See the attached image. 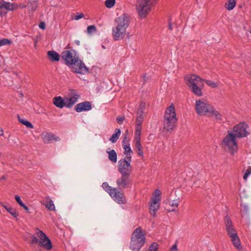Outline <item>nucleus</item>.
I'll return each instance as SVG.
<instances>
[{"label": "nucleus", "instance_id": "1", "mask_svg": "<svg viewBox=\"0 0 251 251\" xmlns=\"http://www.w3.org/2000/svg\"><path fill=\"white\" fill-rule=\"evenodd\" d=\"M146 241V232L141 227L135 229L131 235L130 248L133 251H139Z\"/></svg>", "mask_w": 251, "mask_h": 251}, {"label": "nucleus", "instance_id": "2", "mask_svg": "<svg viewBox=\"0 0 251 251\" xmlns=\"http://www.w3.org/2000/svg\"><path fill=\"white\" fill-rule=\"evenodd\" d=\"M185 79L193 93L198 96H202V92L201 87L204 86L202 82L203 79L195 75L186 76Z\"/></svg>", "mask_w": 251, "mask_h": 251}, {"label": "nucleus", "instance_id": "3", "mask_svg": "<svg viewBox=\"0 0 251 251\" xmlns=\"http://www.w3.org/2000/svg\"><path fill=\"white\" fill-rule=\"evenodd\" d=\"M177 120L175 107L173 104H171L165 111L164 128L168 131H172L176 126Z\"/></svg>", "mask_w": 251, "mask_h": 251}, {"label": "nucleus", "instance_id": "4", "mask_svg": "<svg viewBox=\"0 0 251 251\" xmlns=\"http://www.w3.org/2000/svg\"><path fill=\"white\" fill-rule=\"evenodd\" d=\"M153 2H150L146 0H138L136 8L139 16L141 18H145L151 9V5Z\"/></svg>", "mask_w": 251, "mask_h": 251}, {"label": "nucleus", "instance_id": "5", "mask_svg": "<svg viewBox=\"0 0 251 251\" xmlns=\"http://www.w3.org/2000/svg\"><path fill=\"white\" fill-rule=\"evenodd\" d=\"M227 132L228 134L223 140V143L228 147L230 153L233 155L238 150V145L236 141V137L229 130H228Z\"/></svg>", "mask_w": 251, "mask_h": 251}, {"label": "nucleus", "instance_id": "6", "mask_svg": "<svg viewBox=\"0 0 251 251\" xmlns=\"http://www.w3.org/2000/svg\"><path fill=\"white\" fill-rule=\"evenodd\" d=\"M37 230L38 231L35 233V234L39 238L38 245L48 250H50L52 247L50 240L42 231L38 228H37Z\"/></svg>", "mask_w": 251, "mask_h": 251}, {"label": "nucleus", "instance_id": "7", "mask_svg": "<svg viewBox=\"0 0 251 251\" xmlns=\"http://www.w3.org/2000/svg\"><path fill=\"white\" fill-rule=\"evenodd\" d=\"M61 58L67 65H72L77 63L78 57L75 54V51L73 50H64L61 54Z\"/></svg>", "mask_w": 251, "mask_h": 251}, {"label": "nucleus", "instance_id": "8", "mask_svg": "<svg viewBox=\"0 0 251 251\" xmlns=\"http://www.w3.org/2000/svg\"><path fill=\"white\" fill-rule=\"evenodd\" d=\"M195 107L197 113L202 115L209 112L212 110V106L207 102L198 100L196 101Z\"/></svg>", "mask_w": 251, "mask_h": 251}, {"label": "nucleus", "instance_id": "9", "mask_svg": "<svg viewBox=\"0 0 251 251\" xmlns=\"http://www.w3.org/2000/svg\"><path fill=\"white\" fill-rule=\"evenodd\" d=\"M131 156H126L125 158L120 160L118 162V171L121 174H130L129 167H130Z\"/></svg>", "mask_w": 251, "mask_h": 251}, {"label": "nucleus", "instance_id": "10", "mask_svg": "<svg viewBox=\"0 0 251 251\" xmlns=\"http://www.w3.org/2000/svg\"><path fill=\"white\" fill-rule=\"evenodd\" d=\"M248 127V125L245 123H240L234 126L233 128V131L234 132V134L236 137L238 138L246 137L249 134L247 130Z\"/></svg>", "mask_w": 251, "mask_h": 251}, {"label": "nucleus", "instance_id": "11", "mask_svg": "<svg viewBox=\"0 0 251 251\" xmlns=\"http://www.w3.org/2000/svg\"><path fill=\"white\" fill-rule=\"evenodd\" d=\"M114 22L116 24V25L126 30L130 23L129 15L127 13H124L120 17L116 18Z\"/></svg>", "mask_w": 251, "mask_h": 251}, {"label": "nucleus", "instance_id": "12", "mask_svg": "<svg viewBox=\"0 0 251 251\" xmlns=\"http://www.w3.org/2000/svg\"><path fill=\"white\" fill-rule=\"evenodd\" d=\"M80 96L75 90H70L68 93V97L65 98L66 101V107L71 108L77 101Z\"/></svg>", "mask_w": 251, "mask_h": 251}, {"label": "nucleus", "instance_id": "13", "mask_svg": "<svg viewBox=\"0 0 251 251\" xmlns=\"http://www.w3.org/2000/svg\"><path fill=\"white\" fill-rule=\"evenodd\" d=\"M77 63H75V64L72 65V69L73 72L75 73L84 74L87 73L89 71V69L85 65L82 61L77 59Z\"/></svg>", "mask_w": 251, "mask_h": 251}, {"label": "nucleus", "instance_id": "14", "mask_svg": "<svg viewBox=\"0 0 251 251\" xmlns=\"http://www.w3.org/2000/svg\"><path fill=\"white\" fill-rule=\"evenodd\" d=\"M126 34V29L116 25L112 28V37L114 40L118 41L123 39Z\"/></svg>", "mask_w": 251, "mask_h": 251}, {"label": "nucleus", "instance_id": "15", "mask_svg": "<svg viewBox=\"0 0 251 251\" xmlns=\"http://www.w3.org/2000/svg\"><path fill=\"white\" fill-rule=\"evenodd\" d=\"M130 174H121V177L117 180V184L119 189H125L128 187L130 184Z\"/></svg>", "mask_w": 251, "mask_h": 251}, {"label": "nucleus", "instance_id": "16", "mask_svg": "<svg viewBox=\"0 0 251 251\" xmlns=\"http://www.w3.org/2000/svg\"><path fill=\"white\" fill-rule=\"evenodd\" d=\"M91 109V103L88 101L79 103L75 106V110L77 112H81L83 111H89Z\"/></svg>", "mask_w": 251, "mask_h": 251}, {"label": "nucleus", "instance_id": "17", "mask_svg": "<svg viewBox=\"0 0 251 251\" xmlns=\"http://www.w3.org/2000/svg\"><path fill=\"white\" fill-rule=\"evenodd\" d=\"M112 194L110 196L118 203L123 204L126 202V199L123 193L115 190Z\"/></svg>", "mask_w": 251, "mask_h": 251}, {"label": "nucleus", "instance_id": "18", "mask_svg": "<svg viewBox=\"0 0 251 251\" xmlns=\"http://www.w3.org/2000/svg\"><path fill=\"white\" fill-rule=\"evenodd\" d=\"M53 103L56 107L60 108H62L64 106L66 107L65 98L63 99L60 96L55 97L53 99Z\"/></svg>", "mask_w": 251, "mask_h": 251}, {"label": "nucleus", "instance_id": "19", "mask_svg": "<svg viewBox=\"0 0 251 251\" xmlns=\"http://www.w3.org/2000/svg\"><path fill=\"white\" fill-rule=\"evenodd\" d=\"M48 57L49 60L52 62L58 61L60 60L61 55H60L56 51L50 50L47 52Z\"/></svg>", "mask_w": 251, "mask_h": 251}, {"label": "nucleus", "instance_id": "20", "mask_svg": "<svg viewBox=\"0 0 251 251\" xmlns=\"http://www.w3.org/2000/svg\"><path fill=\"white\" fill-rule=\"evenodd\" d=\"M229 237L231 238V241L234 246L239 250V251H241L243 248L241 246L240 239L237 233L229 236Z\"/></svg>", "mask_w": 251, "mask_h": 251}, {"label": "nucleus", "instance_id": "21", "mask_svg": "<svg viewBox=\"0 0 251 251\" xmlns=\"http://www.w3.org/2000/svg\"><path fill=\"white\" fill-rule=\"evenodd\" d=\"M42 204L50 210L54 211L55 209L53 201L49 197L45 198V199L43 201Z\"/></svg>", "mask_w": 251, "mask_h": 251}, {"label": "nucleus", "instance_id": "22", "mask_svg": "<svg viewBox=\"0 0 251 251\" xmlns=\"http://www.w3.org/2000/svg\"><path fill=\"white\" fill-rule=\"evenodd\" d=\"M44 142L45 143H49L52 140L55 141H59L60 138L59 137H56L54 134L50 133H47L43 137Z\"/></svg>", "mask_w": 251, "mask_h": 251}, {"label": "nucleus", "instance_id": "23", "mask_svg": "<svg viewBox=\"0 0 251 251\" xmlns=\"http://www.w3.org/2000/svg\"><path fill=\"white\" fill-rule=\"evenodd\" d=\"M9 2H6L3 0H0V9H5L8 10H13L14 5Z\"/></svg>", "mask_w": 251, "mask_h": 251}, {"label": "nucleus", "instance_id": "24", "mask_svg": "<svg viewBox=\"0 0 251 251\" xmlns=\"http://www.w3.org/2000/svg\"><path fill=\"white\" fill-rule=\"evenodd\" d=\"M109 149L106 150V153L108 154V159L112 162L116 163L117 161V155L114 150L109 151Z\"/></svg>", "mask_w": 251, "mask_h": 251}, {"label": "nucleus", "instance_id": "25", "mask_svg": "<svg viewBox=\"0 0 251 251\" xmlns=\"http://www.w3.org/2000/svg\"><path fill=\"white\" fill-rule=\"evenodd\" d=\"M38 5L37 0L29 1L27 3V7L29 10L35 11Z\"/></svg>", "mask_w": 251, "mask_h": 251}, {"label": "nucleus", "instance_id": "26", "mask_svg": "<svg viewBox=\"0 0 251 251\" xmlns=\"http://www.w3.org/2000/svg\"><path fill=\"white\" fill-rule=\"evenodd\" d=\"M121 134V129L120 128H116L115 133L113 134L109 139V141L112 143H115L118 139Z\"/></svg>", "mask_w": 251, "mask_h": 251}, {"label": "nucleus", "instance_id": "27", "mask_svg": "<svg viewBox=\"0 0 251 251\" xmlns=\"http://www.w3.org/2000/svg\"><path fill=\"white\" fill-rule=\"evenodd\" d=\"M102 186L103 189L105 190L106 192L108 193L110 196L112 195L115 190H116V188H112L108 185L107 182H103L102 184Z\"/></svg>", "mask_w": 251, "mask_h": 251}, {"label": "nucleus", "instance_id": "28", "mask_svg": "<svg viewBox=\"0 0 251 251\" xmlns=\"http://www.w3.org/2000/svg\"><path fill=\"white\" fill-rule=\"evenodd\" d=\"M159 207V205L157 203H153L152 202L151 203L150 209V213L151 215L154 216L156 214V212L158 210Z\"/></svg>", "mask_w": 251, "mask_h": 251}, {"label": "nucleus", "instance_id": "29", "mask_svg": "<svg viewBox=\"0 0 251 251\" xmlns=\"http://www.w3.org/2000/svg\"><path fill=\"white\" fill-rule=\"evenodd\" d=\"M18 119L20 123L25 126L27 127L31 128H33V126L30 122L26 120L21 118L19 115H18Z\"/></svg>", "mask_w": 251, "mask_h": 251}, {"label": "nucleus", "instance_id": "30", "mask_svg": "<svg viewBox=\"0 0 251 251\" xmlns=\"http://www.w3.org/2000/svg\"><path fill=\"white\" fill-rule=\"evenodd\" d=\"M146 104L144 102H141L137 111V115H143L145 112Z\"/></svg>", "mask_w": 251, "mask_h": 251}, {"label": "nucleus", "instance_id": "31", "mask_svg": "<svg viewBox=\"0 0 251 251\" xmlns=\"http://www.w3.org/2000/svg\"><path fill=\"white\" fill-rule=\"evenodd\" d=\"M211 113V117L214 116L215 118L217 120H222V115L217 110L213 109V107L212 110L209 112Z\"/></svg>", "mask_w": 251, "mask_h": 251}, {"label": "nucleus", "instance_id": "32", "mask_svg": "<svg viewBox=\"0 0 251 251\" xmlns=\"http://www.w3.org/2000/svg\"><path fill=\"white\" fill-rule=\"evenodd\" d=\"M123 146L125 150L124 154H126V156H131L133 151L129 146V144L123 145Z\"/></svg>", "mask_w": 251, "mask_h": 251}, {"label": "nucleus", "instance_id": "33", "mask_svg": "<svg viewBox=\"0 0 251 251\" xmlns=\"http://www.w3.org/2000/svg\"><path fill=\"white\" fill-rule=\"evenodd\" d=\"M235 5L236 1L235 0H229L226 3V8L228 10H231L234 8Z\"/></svg>", "mask_w": 251, "mask_h": 251}, {"label": "nucleus", "instance_id": "34", "mask_svg": "<svg viewBox=\"0 0 251 251\" xmlns=\"http://www.w3.org/2000/svg\"><path fill=\"white\" fill-rule=\"evenodd\" d=\"M224 224L226 226V229L229 227H231V226H233L230 218L228 215H226L225 217Z\"/></svg>", "mask_w": 251, "mask_h": 251}, {"label": "nucleus", "instance_id": "35", "mask_svg": "<svg viewBox=\"0 0 251 251\" xmlns=\"http://www.w3.org/2000/svg\"><path fill=\"white\" fill-rule=\"evenodd\" d=\"M7 211L11 214L14 218H17L19 214L17 212V211L16 209L12 207L11 206H10V207H8V208L7 209Z\"/></svg>", "mask_w": 251, "mask_h": 251}, {"label": "nucleus", "instance_id": "36", "mask_svg": "<svg viewBox=\"0 0 251 251\" xmlns=\"http://www.w3.org/2000/svg\"><path fill=\"white\" fill-rule=\"evenodd\" d=\"M135 147L138 151V154L140 156H143V152L141 151L142 146H141L140 141H136L135 142Z\"/></svg>", "mask_w": 251, "mask_h": 251}, {"label": "nucleus", "instance_id": "37", "mask_svg": "<svg viewBox=\"0 0 251 251\" xmlns=\"http://www.w3.org/2000/svg\"><path fill=\"white\" fill-rule=\"evenodd\" d=\"M158 249V245L156 242H153L149 247L147 251H157Z\"/></svg>", "mask_w": 251, "mask_h": 251}, {"label": "nucleus", "instance_id": "38", "mask_svg": "<svg viewBox=\"0 0 251 251\" xmlns=\"http://www.w3.org/2000/svg\"><path fill=\"white\" fill-rule=\"evenodd\" d=\"M226 231L227 232V234L229 236H231L234 235V234H236V230L233 226H231V227L226 228Z\"/></svg>", "mask_w": 251, "mask_h": 251}, {"label": "nucleus", "instance_id": "39", "mask_svg": "<svg viewBox=\"0 0 251 251\" xmlns=\"http://www.w3.org/2000/svg\"><path fill=\"white\" fill-rule=\"evenodd\" d=\"M39 238L37 236L35 233L31 236V240L30 243L31 244H38L39 243Z\"/></svg>", "mask_w": 251, "mask_h": 251}, {"label": "nucleus", "instance_id": "40", "mask_svg": "<svg viewBox=\"0 0 251 251\" xmlns=\"http://www.w3.org/2000/svg\"><path fill=\"white\" fill-rule=\"evenodd\" d=\"M206 84H207L208 86H211L212 88H216L218 86V84L217 83L212 81L209 80H203Z\"/></svg>", "mask_w": 251, "mask_h": 251}, {"label": "nucleus", "instance_id": "41", "mask_svg": "<svg viewBox=\"0 0 251 251\" xmlns=\"http://www.w3.org/2000/svg\"><path fill=\"white\" fill-rule=\"evenodd\" d=\"M115 3V0H106L105 5L108 8L113 7Z\"/></svg>", "mask_w": 251, "mask_h": 251}, {"label": "nucleus", "instance_id": "42", "mask_svg": "<svg viewBox=\"0 0 251 251\" xmlns=\"http://www.w3.org/2000/svg\"><path fill=\"white\" fill-rule=\"evenodd\" d=\"M11 43V41L6 38H3L2 39L0 40V47L6 45H9Z\"/></svg>", "mask_w": 251, "mask_h": 251}, {"label": "nucleus", "instance_id": "43", "mask_svg": "<svg viewBox=\"0 0 251 251\" xmlns=\"http://www.w3.org/2000/svg\"><path fill=\"white\" fill-rule=\"evenodd\" d=\"M97 30L96 27L94 25H89L87 27V31L88 33L91 34Z\"/></svg>", "mask_w": 251, "mask_h": 251}, {"label": "nucleus", "instance_id": "44", "mask_svg": "<svg viewBox=\"0 0 251 251\" xmlns=\"http://www.w3.org/2000/svg\"><path fill=\"white\" fill-rule=\"evenodd\" d=\"M251 174V167L249 166L243 176V178L246 180L250 175Z\"/></svg>", "mask_w": 251, "mask_h": 251}, {"label": "nucleus", "instance_id": "45", "mask_svg": "<svg viewBox=\"0 0 251 251\" xmlns=\"http://www.w3.org/2000/svg\"><path fill=\"white\" fill-rule=\"evenodd\" d=\"M141 131L135 130V140L136 141H140L141 140Z\"/></svg>", "mask_w": 251, "mask_h": 251}, {"label": "nucleus", "instance_id": "46", "mask_svg": "<svg viewBox=\"0 0 251 251\" xmlns=\"http://www.w3.org/2000/svg\"><path fill=\"white\" fill-rule=\"evenodd\" d=\"M179 201H180L179 199L174 200L172 202H171L170 205L173 207L175 206L177 208L179 204Z\"/></svg>", "mask_w": 251, "mask_h": 251}, {"label": "nucleus", "instance_id": "47", "mask_svg": "<svg viewBox=\"0 0 251 251\" xmlns=\"http://www.w3.org/2000/svg\"><path fill=\"white\" fill-rule=\"evenodd\" d=\"M130 141V138L129 136H124L122 141L123 145L128 144Z\"/></svg>", "mask_w": 251, "mask_h": 251}, {"label": "nucleus", "instance_id": "48", "mask_svg": "<svg viewBox=\"0 0 251 251\" xmlns=\"http://www.w3.org/2000/svg\"><path fill=\"white\" fill-rule=\"evenodd\" d=\"M161 201V197H155L153 196L152 198V203L155 204H158V202Z\"/></svg>", "mask_w": 251, "mask_h": 251}, {"label": "nucleus", "instance_id": "49", "mask_svg": "<svg viewBox=\"0 0 251 251\" xmlns=\"http://www.w3.org/2000/svg\"><path fill=\"white\" fill-rule=\"evenodd\" d=\"M144 119V116L142 115H137L136 123H142Z\"/></svg>", "mask_w": 251, "mask_h": 251}, {"label": "nucleus", "instance_id": "50", "mask_svg": "<svg viewBox=\"0 0 251 251\" xmlns=\"http://www.w3.org/2000/svg\"><path fill=\"white\" fill-rule=\"evenodd\" d=\"M15 200L18 203V204L21 206L23 205L24 203V202L21 201L20 197L18 195L15 196Z\"/></svg>", "mask_w": 251, "mask_h": 251}, {"label": "nucleus", "instance_id": "51", "mask_svg": "<svg viewBox=\"0 0 251 251\" xmlns=\"http://www.w3.org/2000/svg\"><path fill=\"white\" fill-rule=\"evenodd\" d=\"M125 120V117L124 116H118L117 117V121L119 124H122L123 121Z\"/></svg>", "mask_w": 251, "mask_h": 251}, {"label": "nucleus", "instance_id": "52", "mask_svg": "<svg viewBox=\"0 0 251 251\" xmlns=\"http://www.w3.org/2000/svg\"><path fill=\"white\" fill-rule=\"evenodd\" d=\"M84 17V14L82 13H77V15L75 16V19L78 20Z\"/></svg>", "mask_w": 251, "mask_h": 251}, {"label": "nucleus", "instance_id": "53", "mask_svg": "<svg viewBox=\"0 0 251 251\" xmlns=\"http://www.w3.org/2000/svg\"><path fill=\"white\" fill-rule=\"evenodd\" d=\"M161 195V192L158 189H156L154 192L153 196L160 197Z\"/></svg>", "mask_w": 251, "mask_h": 251}, {"label": "nucleus", "instance_id": "54", "mask_svg": "<svg viewBox=\"0 0 251 251\" xmlns=\"http://www.w3.org/2000/svg\"><path fill=\"white\" fill-rule=\"evenodd\" d=\"M142 123H136V126L135 130L141 131L142 129Z\"/></svg>", "mask_w": 251, "mask_h": 251}, {"label": "nucleus", "instance_id": "55", "mask_svg": "<svg viewBox=\"0 0 251 251\" xmlns=\"http://www.w3.org/2000/svg\"><path fill=\"white\" fill-rule=\"evenodd\" d=\"M39 27L42 29H45L46 28V24L45 22H41L39 25Z\"/></svg>", "mask_w": 251, "mask_h": 251}, {"label": "nucleus", "instance_id": "56", "mask_svg": "<svg viewBox=\"0 0 251 251\" xmlns=\"http://www.w3.org/2000/svg\"><path fill=\"white\" fill-rule=\"evenodd\" d=\"M21 206L23 207L25 210V211H26V212L27 213H31L30 211H29V209L28 208V207L26 205H25V204H24Z\"/></svg>", "mask_w": 251, "mask_h": 251}, {"label": "nucleus", "instance_id": "57", "mask_svg": "<svg viewBox=\"0 0 251 251\" xmlns=\"http://www.w3.org/2000/svg\"><path fill=\"white\" fill-rule=\"evenodd\" d=\"M169 251H177V245L176 244L174 245L170 249Z\"/></svg>", "mask_w": 251, "mask_h": 251}, {"label": "nucleus", "instance_id": "58", "mask_svg": "<svg viewBox=\"0 0 251 251\" xmlns=\"http://www.w3.org/2000/svg\"><path fill=\"white\" fill-rule=\"evenodd\" d=\"M1 205H2V206L7 210V209L8 208V207H10V205L8 204H5V203H1Z\"/></svg>", "mask_w": 251, "mask_h": 251}, {"label": "nucleus", "instance_id": "59", "mask_svg": "<svg viewBox=\"0 0 251 251\" xmlns=\"http://www.w3.org/2000/svg\"><path fill=\"white\" fill-rule=\"evenodd\" d=\"M171 202V200L169 199H167L166 201H164V203H165L166 205L169 204L170 205Z\"/></svg>", "mask_w": 251, "mask_h": 251}, {"label": "nucleus", "instance_id": "60", "mask_svg": "<svg viewBox=\"0 0 251 251\" xmlns=\"http://www.w3.org/2000/svg\"><path fill=\"white\" fill-rule=\"evenodd\" d=\"M243 210L245 211L246 212H248L249 210L248 206L247 205H244L243 206Z\"/></svg>", "mask_w": 251, "mask_h": 251}, {"label": "nucleus", "instance_id": "61", "mask_svg": "<svg viewBox=\"0 0 251 251\" xmlns=\"http://www.w3.org/2000/svg\"><path fill=\"white\" fill-rule=\"evenodd\" d=\"M169 29L170 30H173V26H172V25L171 23V20L170 19L169 20Z\"/></svg>", "mask_w": 251, "mask_h": 251}, {"label": "nucleus", "instance_id": "62", "mask_svg": "<svg viewBox=\"0 0 251 251\" xmlns=\"http://www.w3.org/2000/svg\"><path fill=\"white\" fill-rule=\"evenodd\" d=\"M26 6H27V5H25L24 4L20 3L19 4V7H20L21 8H25Z\"/></svg>", "mask_w": 251, "mask_h": 251}, {"label": "nucleus", "instance_id": "63", "mask_svg": "<svg viewBox=\"0 0 251 251\" xmlns=\"http://www.w3.org/2000/svg\"><path fill=\"white\" fill-rule=\"evenodd\" d=\"M124 136H129V133L128 129H126L123 134Z\"/></svg>", "mask_w": 251, "mask_h": 251}, {"label": "nucleus", "instance_id": "64", "mask_svg": "<svg viewBox=\"0 0 251 251\" xmlns=\"http://www.w3.org/2000/svg\"><path fill=\"white\" fill-rule=\"evenodd\" d=\"M168 210L169 211V212H171V211H173V212H177L178 211V209L176 207V208H173L172 209H168Z\"/></svg>", "mask_w": 251, "mask_h": 251}]
</instances>
